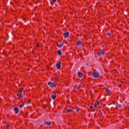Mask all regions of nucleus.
<instances>
[{"label": "nucleus", "mask_w": 129, "mask_h": 129, "mask_svg": "<svg viewBox=\"0 0 129 129\" xmlns=\"http://www.w3.org/2000/svg\"><path fill=\"white\" fill-rule=\"evenodd\" d=\"M116 106L117 107H119V108H120L121 107V105L117 104Z\"/></svg>", "instance_id": "a211bd4d"}, {"label": "nucleus", "mask_w": 129, "mask_h": 129, "mask_svg": "<svg viewBox=\"0 0 129 129\" xmlns=\"http://www.w3.org/2000/svg\"><path fill=\"white\" fill-rule=\"evenodd\" d=\"M78 77H82V76H83V74H82V73H78Z\"/></svg>", "instance_id": "9b49d317"}, {"label": "nucleus", "mask_w": 129, "mask_h": 129, "mask_svg": "<svg viewBox=\"0 0 129 129\" xmlns=\"http://www.w3.org/2000/svg\"><path fill=\"white\" fill-rule=\"evenodd\" d=\"M55 80H56V81H58V80H57L56 79H55Z\"/></svg>", "instance_id": "5701e85b"}, {"label": "nucleus", "mask_w": 129, "mask_h": 129, "mask_svg": "<svg viewBox=\"0 0 129 129\" xmlns=\"http://www.w3.org/2000/svg\"><path fill=\"white\" fill-rule=\"evenodd\" d=\"M80 87H81V86H80V85H79V86L78 87V88H80Z\"/></svg>", "instance_id": "412c9836"}, {"label": "nucleus", "mask_w": 129, "mask_h": 129, "mask_svg": "<svg viewBox=\"0 0 129 129\" xmlns=\"http://www.w3.org/2000/svg\"><path fill=\"white\" fill-rule=\"evenodd\" d=\"M92 76L94 78H97L99 77V73L98 72H95L92 73Z\"/></svg>", "instance_id": "f03ea898"}, {"label": "nucleus", "mask_w": 129, "mask_h": 129, "mask_svg": "<svg viewBox=\"0 0 129 129\" xmlns=\"http://www.w3.org/2000/svg\"><path fill=\"white\" fill-rule=\"evenodd\" d=\"M57 2V0H52V3H56Z\"/></svg>", "instance_id": "6ab92c4d"}, {"label": "nucleus", "mask_w": 129, "mask_h": 129, "mask_svg": "<svg viewBox=\"0 0 129 129\" xmlns=\"http://www.w3.org/2000/svg\"><path fill=\"white\" fill-rule=\"evenodd\" d=\"M108 36H110V34L107 33Z\"/></svg>", "instance_id": "4be33fe9"}, {"label": "nucleus", "mask_w": 129, "mask_h": 129, "mask_svg": "<svg viewBox=\"0 0 129 129\" xmlns=\"http://www.w3.org/2000/svg\"><path fill=\"white\" fill-rule=\"evenodd\" d=\"M68 112H69V113H70V112H71V113H72V112H73V110H72V109H69V110H68Z\"/></svg>", "instance_id": "dca6fc26"}, {"label": "nucleus", "mask_w": 129, "mask_h": 129, "mask_svg": "<svg viewBox=\"0 0 129 129\" xmlns=\"http://www.w3.org/2000/svg\"><path fill=\"white\" fill-rule=\"evenodd\" d=\"M97 105H99V102H96L94 106H92L90 107V109H92V110L94 109V108H95L96 107H97Z\"/></svg>", "instance_id": "7ed1b4c3"}, {"label": "nucleus", "mask_w": 129, "mask_h": 129, "mask_svg": "<svg viewBox=\"0 0 129 129\" xmlns=\"http://www.w3.org/2000/svg\"><path fill=\"white\" fill-rule=\"evenodd\" d=\"M57 47H59V48H61V47H62V46H63V43H62L60 44H58V43L56 44Z\"/></svg>", "instance_id": "f8f14e48"}, {"label": "nucleus", "mask_w": 129, "mask_h": 129, "mask_svg": "<svg viewBox=\"0 0 129 129\" xmlns=\"http://www.w3.org/2000/svg\"><path fill=\"white\" fill-rule=\"evenodd\" d=\"M76 45L77 46H80V45H81V41L80 40L78 41L76 43Z\"/></svg>", "instance_id": "9d476101"}, {"label": "nucleus", "mask_w": 129, "mask_h": 129, "mask_svg": "<svg viewBox=\"0 0 129 129\" xmlns=\"http://www.w3.org/2000/svg\"><path fill=\"white\" fill-rule=\"evenodd\" d=\"M44 123L45 124H46V125H50L51 123L50 121H49V122L44 121Z\"/></svg>", "instance_id": "1a4fd4ad"}, {"label": "nucleus", "mask_w": 129, "mask_h": 129, "mask_svg": "<svg viewBox=\"0 0 129 129\" xmlns=\"http://www.w3.org/2000/svg\"><path fill=\"white\" fill-rule=\"evenodd\" d=\"M24 106H25V103H23L22 104L20 105L19 107H20V108H23V107H24Z\"/></svg>", "instance_id": "ddd939ff"}, {"label": "nucleus", "mask_w": 129, "mask_h": 129, "mask_svg": "<svg viewBox=\"0 0 129 129\" xmlns=\"http://www.w3.org/2000/svg\"><path fill=\"white\" fill-rule=\"evenodd\" d=\"M57 54L58 55H62V52H61V50H58Z\"/></svg>", "instance_id": "4468645a"}, {"label": "nucleus", "mask_w": 129, "mask_h": 129, "mask_svg": "<svg viewBox=\"0 0 129 129\" xmlns=\"http://www.w3.org/2000/svg\"><path fill=\"white\" fill-rule=\"evenodd\" d=\"M63 38H68L69 36V32H67L63 34Z\"/></svg>", "instance_id": "39448f33"}, {"label": "nucleus", "mask_w": 129, "mask_h": 129, "mask_svg": "<svg viewBox=\"0 0 129 129\" xmlns=\"http://www.w3.org/2000/svg\"><path fill=\"white\" fill-rule=\"evenodd\" d=\"M7 129H10L9 127V124H7Z\"/></svg>", "instance_id": "aec40b11"}, {"label": "nucleus", "mask_w": 129, "mask_h": 129, "mask_svg": "<svg viewBox=\"0 0 129 129\" xmlns=\"http://www.w3.org/2000/svg\"><path fill=\"white\" fill-rule=\"evenodd\" d=\"M119 86H120V87H121V85H119Z\"/></svg>", "instance_id": "b1692460"}, {"label": "nucleus", "mask_w": 129, "mask_h": 129, "mask_svg": "<svg viewBox=\"0 0 129 129\" xmlns=\"http://www.w3.org/2000/svg\"><path fill=\"white\" fill-rule=\"evenodd\" d=\"M18 97H24L25 96V92H24V89H21L19 93L17 94Z\"/></svg>", "instance_id": "f257e3e1"}, {"label": "nucleus", "mask_w": 129, "mask_h": 129, "mask_svg": "<svg viewBox=\"0 0 129 129\" xmlns=\"http://www.w3.org/2000/svg\"><path fill=\"white\" fill-rule=\"evenodd\" d=\"M57 69H60L61 68V62H58L55 65Z\"/></svg>", "instance_id": "20e7f679"}, {"label": "nucleus", "mask_w": 129, "mask_h": 129, "mask_svg": "<svg viewBox=\"0 0 129 129\" xmlns=\"http://www.w3.org/2000/svg\"><path fill=\"white\" fill-rule=\"evenodd\" d=\"M48 84L50 87H56V85H54V84L51 82H48Z\"/></svg>", "instance_id": "0eeeda50"}, {"label": "nucleus", "mask_w": 129, "mask_h": 129, "mask_svg": "<svg viewBox=\"0 0 129 129\" xmlns=\"http://www.w3.org/2000/svg\"><path fill=\"white\" fill-rule=\"evenodd\" d=\"M78 110H79V109H78Z\"/></svg>", "instance_id": "393cba45"}, {"label": "nucleus", "mask_w": 129, "mask_h": 129, "mask_svg": "<svg viewBox=\"0 0 129 129\" xmlns=\"http://www.w3.org/2000/svg\"><path fill=\"white\" fill-rule=\"evenodd\" d=\"M106 92L109 93L110 92V90H109L108 88H106Z\"/></svg>", "instance_id": "f3484780"}, {"label": "nucleus", "mask_w": 129, "mask_h": 129, "mask_svg": "<svg viewBox=\"0 0 129 129\" xmlns=\"http://www.w3.org/2000/svg\"><path fill=\"white\" fill-rule=\"evenodd\" d=\"M51 98L52 99H56V95H52Z\"/></svg>", "instance_id": "2eb2a0df"}, {"label": "nucleus", "mask_w": 129, "mask_h": 129, "mask_svg": "<svg viewBox=\"0 0 129 129\" xmlns=\"http://www.w3.org/2000/svg\"><path fill=\"white\" fill-rule=\"evenodd\" d=\"M14 110H15L16 113H19V108L18 107L14 108Z\"/></svg>", "instance_id": "6e6552de"}, {"label": "nucleus", "mask_w": 129, "mask_h": 129, "mask_svg": "<svg viewBox=\"0 0 129 129\" xmlns=\"http://www.w3.org/2000/svg\"><path fill=\"white\" fill-rule=\"evenodd\" d=\"M105 54V53L104 52V51L101 50L98 52V56H101L102 55H104Z\"/></svg>", "instance_id": "423d86ee"}]
</instances>
